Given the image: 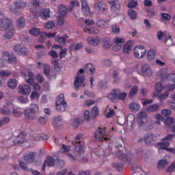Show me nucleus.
<instances>
[{
	"label": "nucleus",
	"instance_id": "obj_1",
	"mask_svg": "<svg viewBox=\"0 0 175 175\" xmlns=\"http://www.w3.org/2000/svg\"><path fill=\"white\" fill-rule=\"evenodd\" d=\"M0 31H5L3 38L7 40L13 39L14 36V26L13 22L6 18L5 14L0 11Z\"/></svg>",
	"mask_w": 175,
	"mask_h": 175
},
{
	"label": "nucleus",
	"instance_id": "obj_2",
	"mask_svg": "<svg viewBox=\"0 0 175 175\" xmlns=\"http://www.w3.org/2000/svg\"><path fill=\"white\" fill-rule=\"evenodd\" d=\"M80 141H74L72 142V145L75 148L76 153V159L77 161H81L82 163H87L88 162V159L84 157V150L85 148L83 145H81Z\"/></svg>",
	"mask_w": 175,
	"mask_h": 175
},
{
	"label": "nucleus",
	"instance_id": "obj_3",
	"mask_svg": "<svg viewBox=\"0 0 175 175\" xmlns=\"http://www.w3.org/2000/svg\"><path fill=\"white\" fill-rule=\"evenodd\" d=\"M126 95V92H121V90H120V89H114L112 90L111 93L108 94V98L113 101L116 100V98L119 99L120 100H125Z\"/></svg>",
	"mask_w": 175,
	"mask_h": 175
},
{
	"label": "nucleus",
	"instance_id": "obj_4",
	"mask_svg": "<svg viewBox=\"0 0 175 175\" xmlns=\"http://www.w3.org/2000/svg\"><path fill=\"white\" fill-rule=\"evenodd\" d=\"M147 120V113L146 111H141L138 114L137 116V122L139 125V127L143 126V125H145V126H148L146 128V131H151L152 129L153 126L152 124H149L148 122L146 123V120Z\"/></svg>",
	"mask_w": 175,
	"mask_h": 175
},
{
	"label": "nucleus",
	"instance_id": "obj_5",
	"mask_svg": "<svg viewBox=\"0 0 175 175\" xmlns=\"http://www.w3.org/2000/svg\"><path fill=\"white\" fill-rule=\"evenodd\" d=\"M94 136L96 142H103L105 140H110L109 137L106 135V127H98V129L94 133Z\"/></svg>",
	"mask_w": 175,
	"mask_h": 175
},
{
	"label": "nucleus",
	"instance_id": "obj_6",
	"mask_svg": "<svg viewBox=\"0 0 175 175\" xmlns=\"http://www.w3.org/2000/svg\"><path fill=\"white\" fill-rule=\"evenodd\" d=\"M85 70L81 68L77 72V76L75 77V81H74V85L75 88H79V87L82 86L84 81H85V76L84 75H83L84 73Z\"/></svg>",
	"mask_w": 175,
	"mask_h": 175
},
{
	"label": "nucleus",
	"instance_id": "obj_7",
	"mask_svg": "<svg viewBox=\"0 0 175 175\" xmlns=\"http://www.w3.org/2000/svg\"><path fill=\"white\" fill-rule=\"evenodd\" d=\"M13 51H14V53H16V54H18V55H25V57H27V55H28L29 53V51H28V49H27V47H24L20 44L14 46Z\"/></svg>",
	"mask_w": 175,
	"mask_h": 175
},
{
	"label": "nucleus",
	"instance_id": "obj_8",
	"mask_svg": "<svg viewBox=\"0 0 175 175\" xmlns=\"http://www.w3.org/2000/svg\"><path fill=\"white\" fill-rule=\"evenodd\" d=\"M146 50L143 46H136L134 49V56L135 58H143L146 55Z\"/></svg>",
	"mask_w": 175,
	"mask_h": 175
},
{
	"label": "nucleus",
	"instance_id": "obj_9",
	"mask_svg": "<svg viewBox=\"0 0 175 175\" xmlns=\"http://www.w3.org/2000/svg\"><path fill=\"white\" fill-rule=\"evenodd\" d=\"M144 140L147 146H151L157 142V137L151 133H148L145 135Z\"/></svg>",
	"mask_w": 175,
	"mask_h": 175
},
{
	"label": "nucleus",
	"instance_id": "obj_10",
	"mask_svg": "<svg viewBox=\"0 0 175 175\" xmlns=\"http://www.w3.org/2000/svg\"><path fill=\"white\" fill-rule=\"evenodd\" d=\"M141 69L144 77H151L152 76V69L149 65L143 64Z\"/></svg>",
	"mask_w": 175,
	"mask_h": 175
},
{
	"label": "nucleus",
	"instance_id": "obj_11",
	"mask_svg": "<svg viewBox=\"0 0 175 175\" xmlns=\"http://www.w3.org/2000/svg\"><path fill=\"white\" fill-rule=\"evenodd\" d=\"M113 42L115 43L113 50H115V51H118V50H121L122 47V44L121 43H124L125 42V39L116 37L113 38Z\"/></svg>",
	"mask_w": 175,
	"mask_h": 175
},
{
	"label": "nucleus",
	"instance_id": "obj_12",
	"mask_svg": "<svg viewBox=\"0 0 175 175\" xmlns=\"http://www.w3.org/2000/svg\"><path fill=\"white\" fill-rule=\"evenodd\" d=\"M18 92L22 95H29L31 94V87L29 85H20Z\"/></svg>",
	"mask_w": 175,
	"mask_h": 175
},
{
	"label": "nucleus",
	"instance_id": "obj_13",
	"mask_svg": "<svg viewBox=\"0 0 175 175\" xmlns=\"http://www.w3.org/2000/svg\"><path fill=\"white\" fill-rule=\"evenodd\" d=\"M46 166H49V167H52V166H54V158H53V157L49 156L44 161L42 167V172H44V170H46Z\"/></svg>",
	"mask_w": 175,
	"mask_h": 175
},
{
	"label": "nucleus",
	"instance_id": "obj_14",
	"mask_svg": "<svg viewBox=\"0 0 175 175\" xmlns=\"http://www.w3.org/2000/svg\"><path fill=\"white\" fill-rule=\"evenodd\" d=\"M165 124L167 128H171V131L175 133V120L173 118H167L165 120Z\"/></svg>",
	"mask_w": 175,
	"mask_h": 175
},
{
	"label": "nucleus",
	"instance_id": "obj_15",
	"mask_svg": "<svg viewBox=\"0 0 175 175\" xmlns=\"http://www.w3.org/2000/svg\"><path fill=\"white\" fill-rule=\"evenodd\" d=\"M107 1L111 5V10L112 12H117L121 8V4L118 0H107Z\"/></svg>",
	"mask_w": 175,
	"mask_h": 175
},
{
	"label": "nucleus",
	"instance_id": "obj_16",
	"mask_svg": "<svg viewBox=\"0 0 175 175\" xmlns=\"http://www.w3.org/2000/svg\"><path fill=\"white\" fill-rule=\"evenodd\" d=\"M37 154L38 153H36V152H31L26 154L24 157V159L28 163H33V162H35V157H36Z\"/></svg>",
	"mask_w": 175,
	"mask_h": 175
},
{
	"label": "nucleus",
	"instance_id": "obj_17",
	"mask_svg": "<svg viewBox=\"0 0 175 175\" xmlns=\"http://www.w3.org/2000/svg\"><path fill=\"white\" fill-rule=\"evenodd\" d=\"M95 9L98 11L100 14H101L106 10V5L103 1L97 2L95 4Z\"/></svg>",
	"mask_w": 175,
	"mask_h": 175
},
{
	"label": "nucleus",
	"instance_id": "obj_18",
	"mask_svg": "<svg viewBox=\"0 0 175 175\" xmlns=\"http://www.w3.org/2000/svg\"><path fill=\"white\" fill-rule=\"evenodd\" d=\"M161 109L159 104L156 103L153 105H150L147 107L146 111L148 113H154V111H158Z\"/></svg>",
	"mask_w": 175,
	"mask_h": 175
},
{
	"label": "nucleus",
	"instance_id": "obj_19",
	"mask_svg": "<svg viewBox=\"0 0 175 175\" xmlns=\"http://www.w3.org/2000/svg\"><path fill=\"white\" fill-rule=\"evenodd\" d=\"M24 114L26 118H28L29 120H35L36 118V113L29 109H26L24 111Z\"/></svg>",
	"mask_w": 175,
	"mask_h": 175
},
{
	"label": "nucleus",
	"instance_id": "obj_20",
	"mask_svg": "<svg viewBox=\"0 0 175 175\" xmlns=\"http://www.w3.org/2000/svg\"><path fill=\"white\" fill-rule=\"evenodd\" d=\"M40 17L43 20H47L50 18V10L49 9H42L40 11Z\"/></svg>",
	"mask_w": 175,
	"mask_h": 175
},
{
	"label": "nucleus",
	"instance_id": "obj_21",
	"mask_svg": "<svg viewBox=\"0 0 175 175\" xmlns=\"http://www.w3.org/2000/svg\"><path fill=\"white\" fill-rule=\"evenodd\" d=\"M157 76L159 80L163 81L165 79H167V70L166 68H162L158 73Z\"/></svg>",
	"mask_w": 175,
	"mask_h": 175
},
{
	"label": "nucleus",
	"instance_id": "obj_22",
	"mask_svg": "<svg viewBox=\"0 0 175 175\" xmlns=\"http://www.w3.org/2000/svg\"><path fill=\"white\" fill-rule=\"evenodd\" d=\"M81 6L82 12L85 16H88L90 14V7L87 4V0H81Z\"/></svg>",
	"mask_w": 175,
	"mask_h": 175
},
{
	"label": "nucleus",
	"instance_id": "obj_23",
	"mask_svg": "<svg viewBox=\"0 0 175 175\" xmlns=\"http://www.w3.org/2000/svg\"><path fill=\"white\" fill-rule=\"evenodd\" d=\"M85 72L88 75H94L95 74V66L92 64H88L85 67Z\"/></svg>",
	"mask_w": 175,
	"mask_h": 175
},
{
	"label": "nucleus",
	"instance_id": "obj_24",
	"mask_svg": "<svg viewBox=\"0 0 175 175\" xmlns=\"http://www.w3.org/2000/svg\"><path fill=\"white\" fill-rule=\"evenodd\" d=\"M87 40L90 46H98L100 43V38H88Z\"/></svg>",
	"mask_w": 175,
	"mask_h": 175
},
{
	"label": "nucleus",
	"instance_id": "obj_25",
	"mask_svg": "<svg viewBox=\"0 0 175 175\" xmlns=\"http://www.w3.org/2000/svg\"><path fill=\"white\" fill-rule=\"evenodd\" d=\"M126 124L129 128H132L135 124V116L133 114H129L126 118Z\"/></svg>",
	"mask_w": 175,
	"mask_h": 175
},
{
	"label": "nucleus",
	"instance_id": "obj_26",
	"mask_svg": "<svg viewBox=\"0 0 175 175\" xmlns=\"http://www.w3.org/2000/svg\"><path fill=\"white\" fill-rule=\"evenodd\" d=\"M155 55H157V52L154 49H150L148 51L147 53V59L148 61H154L155 59Z\"/></svg>",
	"mask_w": 175,
	"mask_h": 175
},
{
	"label": "nucleus",
	"instance_id": "obj_27",
	"mask_svg": "<svg viewBox=\"0 0 175 175\" xmlns=\"http://www.w3.org/2000/svg\"><path fill=\"white\" fill-rule=\"evenodd\" d=\"M112 78L113 79L114 84H118L121 81V77H120V73L116 70L113 71L111 74Z\"/></svg>",
	"mask_w": 175,
	"mask_h": 175
},
{
	"label": "nucleus",
	"instance_id": "obj_28",
	"mask_svg": "<svg viewBox=\"0 0 175 175\" xmlns=\"http://www.w3.org/2000/svg\"><path fill=\"white\" fill-rule=\"evenodd\" d=\"M58 9L59 15L62 16L63 17H65V16H66V14L68 13V8H66V6L61 4L59 5Z\"/></svg>",
	"mask_w": 175,
	"mask_h": 175
},
{
	"label": "nucleus",
	"instance_id": "obj_29",
	"mask_svg": "<svg viewBox=\"0 0 175 175\" xmlns=\"http://www.w3.org/2000/svg\"><path fill=\"white\" fill-rule=\"evenodd\" d=\"M56 109L58 111H66L68 109V104L66 103L56 104Z\"/></svg>",
	"mask_w": 175,
	"mask_h": 175
},
{
	"label": "nucleus",
	"instance_id": "obj_30",
	"mask_svg": "<svg viewBox=\"0 0 175 175\" xmlns=\"http://www.w3.org/2000/svg\"><path fill=\"white\" fill-rule=\"evenodd\" d=\"M117 156L122 162H128V156L124 154V152L119 150L117 153Z\"/></svg>",
	"mask_w": 175,
	"mask_h": 175
},
{
	"label": "nucleus",
	"instance_id": "obj_31",
	"mask_svg": "<svg viewBox=\"0 0 175 175\" xmlns=\"http://www.w3.org/2000/svg\"><path fill=\"white\" fill-rule=\"evenodd\" d=\"M132 49V41H128L124 46L123 50L125 54H129Z\"/></svg>",
	"mask_w": 175,
	"mask_h": 175
},
{
	"label": "nucleus",
	"instance_id": "obj_32",
	"mask_svg": "<svg viewBox=\"0 0 175 175\" xmlns=\"http://www.w3.org/2000/svg\"><path fill=\"white\" fill-rule=\"evenodd\" d=\"M7 85L10 88V90H14L17 87V80L10 79L8 81Z\"/></svg>",
	"mask_w": 175,
	"mask_h": 175
},
{
	"label": "nucleus",
	"instance_id": "obj_33",
	"mask_svg": "<svg viewBox=\"0 0 175 175\" xmlns=\"http://www.w3.org/2000/svg\"><path fill=\"white\" fill-rule=\"evenodd\" d=\"M83 47V43L79 42L77 44L70 45L68 48L69 51H75V50H80Z\"/></svg>",
	"mask_w": 175,
	"mask_h": 175
},
{
	"label": "nucleus",
	"instance_id": "obj_34",
	"mask_svg": "<svg viewBox=\"0 0 175 175\" xmlns=\"http://www.w3.org/2000/svg\"><path fill=\"white\" fill-rule=\"evenodd\" d=\"M129 107L132 111H139L140 110V105L136 103H130Z\"/></svg>",
	"mask_w": 175,
	"mask_h": 175
},
{
	"label": "nucleus",
	"instance_id": "obj_35",
	"mask_svg": "<svg viewBox=\"0 0 175 175\" xmlns=\"http://www.w3.org/2000/svg\"><path fill=\"white\" fill-rule=\"evenodd\" d=\"M16 25L18 28L21 29L22 28H24L25 27V19L24 18L21 17V18H18L16 21Z\"/></svg>",
	"mask_w": 175,
	"mask_h": 175
},
{
	"label": "nucleus",
	"instance_id": "obj_36",
	"mask_svg": "<svg viewBox=\"0 0 175 175\" xmlns=\"http://www.w3.org/2000/svg\"><path fill=\"white\" fill-rule=\"evenodd\" d=\"M85 32H88V33H99V29L96 27H86L85 29H84Z\"/></svg>",
	"mask_w": 175,
	"mask_h": 175
},
{
	"label": "nucleus",
	"instance_id": "obj_37",
	"mask_svg": "<svg viewBox=\"0 0 175 175\" xmlns=\"http://www.w3.org/2000/svg\"><path fill=\"white\" fill-rule=\"evenodd\" d=\"M139 91V88L137 86H133L130 90L129 96V98H133L136 94H137V92Z\"/></svg>",
	"mask_w": 175,
	"mask_h": 175
},
{
	"label": "nucleus",
	"instance_id": "obj_38",
	"mask_svg": "<svg viewBox=\"0 0 175 175\" xmlns=\"http://www.w3.org/2000/svg\"><path fill=\"white\" fill-rule=\"evenodd\" d=\"M128 16L131 20H136V17H137V13L136 12V11L130 9L128 11Z\"/></svg>",
	"mask_w": 175,
	"mask_h": 175
},
{
	"label": "nucleus",
	"instance_id": "obj_39",
	"mask_svg": "<svg viewBox=\"0 0 175 175\" xmlns=\"http://www.w3.org/2000/svg\"><path fill=\"white\" fill-rule=\"evenodd\" d=\"M168 165L169 162H167L166 160H160L158 163V167L159 169H165V167H167Z\"/></svg>",
	"mask_w": 175,
	"mask_h": 175
},
{
	"label": "nucleus",
	"instance_id": "obj_40",
	"mask_svg": "<svg viewBox=\"0 0 175 175\" xmlns=\"http://www.w3.org/2000/svg\"><path fill=\"white\" fill-rule=\"evenodd\" d=\"M15 6L16 9H24L27 7V3L21 1H18L15 3Z\"/></svg>",
	"mask_w": 175,
	"mask_h": 175
},
{
	"label": "nucleus",
	"instance_id": "obj_41",
	"mask_svg": "<svg viewBox=\"0 0 175 175\" xmlns=\"http://www.w3.org/2000/svg\"><path fill=\"white\" fill-rule=\"evenodd\" d=\"M29 109L33 111L36 114H38V113H39V105L36 103H31L30 104V108Z\"/></svg>",
	"mask_w": 175,
	"mask_h": 175
},
{
	"label": "nucleus",
	"instance_id": "obj_42",
	"mask_svg": "<svg viewBox=\"0 0 175 175\" xmlns=\"http://www.w3.org/2000/svg\"><path fill=\"white\" fill-rule=\"evenodd\" d=\"M18 137H20L21 139H18L17 140V143L18 144H21L23 143H24L25 142H26V139H25V133L24 132H21L20 134H18Z\"/></svg>",
	"mask_w": 175,
	"mask_h": 175
},
{
	"label": "nucleus",
	"instance_id": "obj_43",
	"mask_svg": "<svg viewBox=\"0 0 175 175\" xmlns=\"http://www.w3.org/2000/svg\"><path fill=\"white\" fill-rule=\"evenodd\" d=\"M56 105H59L61 103H66V101H65V96L64 94H60L57 97Z\"/></svg>",
	"mask_w": 175,
	"mask_h": 175
},
{
	"label": "nucleus",
	"instance_id": "obj_44",
	"mask_svg": "<svg viewBox=\"0 0 175 175\" xmlns=\"http://www.w3.org/2000/svg\"><path fill=\"white\" fill-rule=\"evenodd\" d=\"M68 38L69 37L68 36H65L64 37H57L56 42L60 43V44H65Z\"/></svg>",
	"mask_w": 175,
	"mask_h": 175
},
{
	"label": "nucleus",
	"instance_id": "obj_45",
	"mask_svg": "<svg viewBox=\"0 0 175 175\" xmlns=\"http://www.w3.org/2000/svg\"><path fill=\"white\" fill-rule=\"evenodd\" d=\"M1 113L2 114H4L5 116H9L11 114L12 111H10V109H9V106H4L1 110Z\"/></svg>",
	"mask_w": 175,
	"mask_h": 175
},
{
	"label": "nucleus",
	"instance_id": "obj_46",
	"mask_svg": "<svg viewBox=\"0 0 175 175\" xmlns=\"http://www.w3.org/2000/svg\"><path fill=\"white\" fill-rule=\"evenodd\" d=\"M92 118H96L99 115V109L97 107H94L91 111Z\"/></svg>",
	"mask_w": 175,
	"mask_h": 175
},
{
	"label": "nucleus",
	"instance_id": "obj_47",
	"mask_svg": "<svg viewBox=\"0 0 175 175\" xmlns=\"http://www.w3.org/2000/svg\"><path fill=\"white\" fill-rule=\"evenodd\" d=\"M103 46L104 49H109L111 47V43L110 42V40H109V38H103Z\"/></svg>",
	"mask_w": 175,
	"mask_h": 175
},
{
	"label": "nucleus",
	"instance_id": "obj_48",
	"mask_svg": "<svg viewBox=\"0 0 175 175\" xmlns=\"http://www.w3.org/2000/svg\"><path fill=\"white\" fill-rule=\"evenodd\" d=\"M29 33H31V35H33L34 36H38V35H40L41 33L40 29L34 27L29 30Z\"/></svg>",
	"mask_w": 175,
	"mask_h": 175
},
{
	"label": "nucleus",
	"instance_id": "obj_49",
	"mask_svg": "<svg viewBox=\"0 0 175 175\" xmlns=\"http://www.w3.org/2000/svg\"><path fill=\"white\" fill-rule=\"evenodd\" d=\"M8 64H17V57L14 56V55L12 54L7 59Z\"/></svg>",
	"mask_w": 175,
	"mask_h": 175
},
{
	"label": "nucleus",
	"instance_id": "obj_50",
	"mask_svg": "<svg viewBox=\"0 0 175 175\" xmlns=\"http://www.w3.org/2000/svg\"><path fill=\"white\" fill-rule=\"evenodd\" d=\"M61 121H62V117L58 116L54 118V126H59L61 125Z\"/></svg>",
	"mask_w": 175,
	"mask_h": 175
},
{
	"label": "nucleus",
	"instance_id": "obj_51",
	"mask_svg": "<svg viewBox=\"0 0 175 175\" xmlns=\"http://www.w3.org/2000/svg\"><path fill=\"white\" fill-rule=\"evenodd\" d=\"M43 73L46 77H50V66L44 65L43 67Z\"/></svg>",
	"mask_w": 175,
	"mask_h": 175
},
{
	"label": "nucleus",
	"instance_id": "obj_52",
	"mask_svg": "<svg viewBox=\"0 0 175 175\" xmlns=\"http://www.w3.org/2000/svg\"><path fill=\"white\" fill-rule=\"evenodd\" d=\"M112 165L118 172H122V169H124V165H122V163H116L112 164Z\"/></svg>",
	"mask_w": 175,
	"mask_h": 175
},
{
	"label": "nucleus",
	"instance_id": "obj_53",
	"mask_svg": "<svg viewBox=\"0 0 175 175\" xmlns=\"http://www.w3.org/2000/svg\"><path fill=\"white\" fill-rule=\"evenodd\" d=\"M44 27L46 29H53V28L55 27V23L53 21H49L44 24Z\"/></svg>",
	"mask_w": 175,
	"mask_h": 175
},
{
	"label": "nucleus",
	"instance_id": "obj_54",
	"mask_svg": "<svg viewBox=\"0 0 175 175\" xmlns=\"http://www.w3.org/2000/svg\"><path fill=\"white\" fill-rule=\"evenodd\" d=\"M96 24L99 28H105V27H106V25H107V23L103 19H99L96 22Z\"/></svg>",
	"mask_w": 175,
	"mask_h": 175
},
{
	"label": "nucleus",
	"instance_id": "obj_55",
	"mask_svg": "<svg viewBox=\"0 0 175 175\" xmlns=\"http://www.w3.org/2000/svg\"><path fill=\"white\" fill-rule=\"evenodd\" d=\"M19 166L21 167V169H23V170H25V172H31V169L27 167V163L23 161L19 162Z\"/></svg>",
	"mask_w": 175,
	"mask_h": 175
},
{
	"label": "nucleus",
	"instance_id": "obj_56",
	"mask_svg": "<svg viewBox=\"0 0 175 175\" xmlns=\"http://www.w3.org/2000/svg\"><path fill=\"white\" fill-rule=\"evenodd\" d=\"M57 167H58L59 169H62V167H65V161L57 159Z\"/></svg>",
	"mask_w": 175,
	"mask_h": 175
},
{
	"label": "nucleus",
	"instance_id": "obj_57",
	"mask_svg": "<svg viewBox=\"0 0 175 175\" xmlns=\"http://www.w3.org/2000/svg\"><path fill=\"white\" fill-rule=\"evenodd\" d=\"M155 90L158 94L162 92V90H163V86H162V83H157L155 85Z\"/></svg>",
	"mask_w": 175,
	"mask_h": 175
},
{
	"label": "nucleus",
	"instance_id": "obj_58",
	"mask_svg": "<svg viewBox=\"0 0 175 175\" xmlns=\"http://www.w3.org/2000/svg\"><path fill=\"white\" fill-rule=\"evenodd\" d=\"M161 114L163 117H169L172 114V111L170 109H163L161 111Z\"/></svg>",
	"mask_w": 175,
	"mask_h": 175
},
{
	"label": "nucleus",
	"instance_id": "obj_59",
	"mask_svg": "<svg viewBox=\"0 0 175 175\" xmlns=\"http://www.w3.org/2000/svg\"><path fill=\"white\" fill-rule=\"evenodd\" d=\"M167 79H168L169 83H175V74H170L167 76Z\"/></svg>",
	"mask_w": 175,
	"mask_h": 175
},
{
	"label": "nucleus",
	"instance_id": "obj_60",
	"mask_svg": "<svg viewBox=\"0 0 175 175\" xmlns=\"http://www.w3.org/2000/svg\"><path fill=\"white\" fill-rule=\"evenodd\" d=\"M167 96H169V91H166L161 95H159L158 98L160 100H165V99H166Z\"/></svg>",
	"mask_w": 175,
	"mask_h": 175
},
{
	"label": "nucleus",
	"instance_id": "obj_61",
	"mask_svg": "<svg viewBox=\"0 0 175 175\" xmlns=\"http://www.w3.org/2000/svg\"><path fill=\"white\" fill-rule=\"evenodd\" d=\"M61 152H68V151H70V147L66 146L64 144L62 145V148L59 150Z\"/></svg>",
	"mask_w": 175,
	"mask_h": 175
},
{
	"label": "nucleus",
	"instance_id": "obj_62",
	"mask_svg": "<svg viewBox=\"0 0 175 175\" xmlns=\"http://www.w3.org/2000/svg\"><path fill=\"white\" fill-rule=\"evenodd\" d=\"M48 54L50 57H52V58H58V53L54 50L50 51Z\"/></svg>",
	"mask_w": 175,
	"mask_h": 175
},
{
	"label": "nucleus",
	"instance_id": "obj_63",
	"mask_svg": "<svg viewBox=\"0 0 175 175\" xmlns=\"http://www.w3.org/2000/svg\"><path fill=\"white\" fill-rule=\"evenodd\" d=\"M39 96H40V94H39V92H38L36 91H33L31 94V98L32 99H38Z\"/></svg>",
	"mask_w": 175,
	"mask_h": 175
},
{
	"label": "nucleus",
	"instance_id": "obj_64",
	"mask_svg": "<svg viewBox=\"0 0 175 175\" xmlns=\"http://www.w3.org/2000/svg\"><path fill=\"white\" fill-rule=\"evenodd\" d=\"M174 137H175V135H174V134H169L165 137H164L163 139V140L167 141V142H172V139H174Z\"/></svg>",
	"mask_w": 175,
	"mask_h": 175
}]
</instances>
